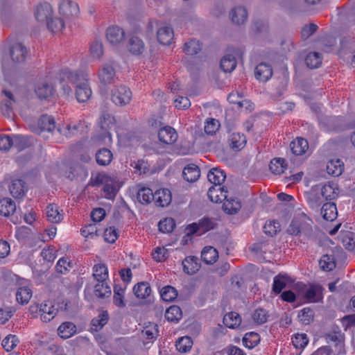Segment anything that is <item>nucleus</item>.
<instances>
[{
  "instance_id": "nucleus-6",
  "label": "nucleus",
  "mask_w": 355,
  "mask_h": 355,
  "mask_svg": "<svg viewBox=\"0 0 355 355\" xmlns=\"http://www.w3.org/2000/svg\"><path fill=\"white\" fill-rule=\"evenodd\" d=\"M132 99V92L125 85L115 86L111 92V100L116 105L123 106Z\"/></svg>"
},
{
  "instance_id": "nucleus-53",
  "label": "nucleus",
  "mask_w": 355,
  "mask_h": 355,
  "mask_svg": "<svg viewBox=\"0 0 355 355\" xmlns=\"http://www.w3.org/2000/svg\"><path fill=\"white\" fill-rule=\"evenodd\" d=\"M288 279L286 276L281 274L274 277L272 291L277 294L280 293L286 287Z\"/></svg>"
},
{
  "instance_id": "nucleus-63",
  "label": "nucleus",
  "mask_w": 355,
  "mask_h": 355,
  "mask_svg": "<svg viewBox=\"0 0 355 355\" xmlns=\"http://www.w3.org/2000/svg\"><path fill=\"white\" fill-rule=\"evenodd\" d=\"M268 316L269 315L267 311L263 309L259 308L254 311L252 315V318L256 323L262 324L267 322Z\"/></svg>"
},
{
  "instance_id": "nucleus-51",
  "label": "nucleus",
  "mask_w": 355,
  "mask_h": 355,
  "mask_svg": "<svg viewBox=\"0 0 355 355\" xmlns=\"http://www.w3.org/2000/svg\"><path fill=\"white\" fill-rule=\"evenodd\" d=\"M193 340L189 336H183L176 341V349L182 353L188 352L192 347Z\"/></svg>"
},
{
  "instance_id": "nucleus-28",
  "label": "nucleus",
  "mask_w": 355,
  "mask_h": 355,
  "mask_svg": "<svg viewBox=\"0 0 355 355\" xmlns=\"http://www.w3.org/2000/svg\"><path fill=\"white\" fill-rule=\"evenodd\" d=\"M321 214L324 219L332 221L337 218L338 211L337 207L334 202L324 203L321 209Z\"/></svg>"
},
{
  "instance_id": "nucleus-32",
  "label": "nucleus",
  "mask_w": 355,
  "mask_h": 355,
  "mask_svg": "<svg viewBox=\"0 0 355 355\" xmlns=\"http://www.w3.org/2000/svg\"><path fill=\"white\" fill-rule=\"evenodd\" d=\"M344 170V164L339 159H331L327 162V171L334 177L340 175Z\"/></svg>"
},
{
  "instance_id": "nucleus-33",
  "label": "nucleus",
  "mask_w": 355,
  "mask_h": 355,
  "mask_svg": "<svg viewBox=\"0 0 355 355\" xmlns=\"http://www.w3.org/2000/svg\"><path fill=\"white\" fill-rule=\"evenodd\" d=\"M76 332V326L71 322L62 323L58 329V335L62 338H69Z\"/></svg>"
},
{
  "instance_id": "nucleus-25",
  "label": "nucleus",
  "mask_w": 355,
  "mask_h": 355,
  "mask_svg": "<svg viewBox=\"0 0 355 355\" xmlns=\"http://www.w3.org/2000/svg\"><path fill=\"white\" fill-rule=\"evenodd\" d=\"M6 98L1 102V110L3 115L11 117L12 114V105L15 103L14 97L10 92L3 90Z\"/></svg>"
},
{
  "instance_id": "nucleus-27",
  "label": "nucleus",
  "mask_w": 355,
  "mask_h": 355,
  "mask_svg": "<svg viewBox=\"0 0 355 355\" xmlns=\"http://www.w3.org/2000/svg\"><path fill=\"white\" fill-rule=\"evenodd\" d=\"M292 153L295 155H302L309 149L308 141L303 138H297L290 144Z\"/></svg>"
},
{
  "instance_id": "nucleus-39",
  "label": "nucleus",
  "mask_w": 355,
  "mask_h": 355,
  "mask_svg": "<svg viewBox=\"0 0 355 355\" xmlns=\"http://www.w3.org/2000/svg\"><path fill=\"white\" fill-rule=\"evenodd\" d=\"M112 159V152L105 148H103L96 153V162L101 166L108 165Z\"/></svg>"
},
{
  "instance_id": "nucleus-44",
  "label": "nucleus",
  "mask_w": 355,
  "mask_h": 355,
  "mask_svg": "<svg viewBox=\"0 0 355 355\" xmlns=\"http://www.w3.org/2000/svg\"><path fill=\"white\" fill-rule=\"evenodd\" d=\"M285 162L286 160L283 158H275L270 162L269 168L272 173L280 175L284 173V170L287 168V165Z\"/></svg>"
},
{
  "instance_id": "nucleus-14",
  "label": "nucleus",
  "mask_w": 355,
  "mask_h": 355,
  "mask_svg": "<svg viewBox=\"0 0 355 355\" xmlns=\"http://www.w3.org/2000/svg\"><path fill=\"white\" fill-rule=\"evenodd\" d=\"M59 12L61 15L67 17L77 16L79 13V7L76 2L71 0H64L60 5Z\"/></svg>"
},
{
  "instance_id": "nucleus-58",
  "label": "nucleus",
  "mask_w": 355,
  "mask_h": 355,
  "mask_svg": "<svg viewBox=\"0 0 355 355\" xmlns=\"http://www.w3.org/2000/svg\"><path fill=\"white\" fill-rule=\"evenodd\" d=\"M159 230L164 233L171 232L175 227V222L172 218H166L159 222Z\"/></svg>"
},
{
  "instance_id": "nucleus-17",
  "label": "nucleus",
  "mask_w": 355,
  "mask_h": 355,
  "mask_svg": "<svg viewBox=\"0 0 355 355\" xmlns=\"http://www.w3.org/2000/svg\"><path fill=\"white\" fill-rule=\"evenodd\" d=\"M127 48L128 51L135 55L142 54L146 49L143 40L137 36H132L128 40Z\"/></svg>"
},
{
  "instance_id": "nucleus-26",
  "label": "nucleus",
  "mask_w": 355,
  "mask_h": 355,
  "mask_svg": "<svg viewBox=\"0 0 355 355\" xmlns=\"http://www.w3.org/2000/svg\"><path fill=\"white\" fill-rule=\"evenodd\" d=\"M231 19L234 24L237 25L243 24L248 18L246 9L241 6L234 8L230 12Z\"/></svg>"
},
{
  "instance_id": "nucleus-36",
  "label": "nucleus",
  "mask_w": 355,
  "mask_h": 355,
  "mask_svg": "<svg viewBox=\"0 0 355 355\" xmlns=\"http://www.w3.org/2000/svg\"><path fill=\"white\" fill-rule=\"evenodd\" d=\"M133 292L137 297L145 299L150 295L151 288L148 282H142L134 286Z\"/></svg>"
},
{
  "instance_id": "nucleus-42",
  "label": "nucleus",
  "mask_w": 355,
  "mask_h": 355,
  "mask_svg": "<svg viewBox=\"0 0 355 355\" xmlns=\"http://www.w3.org/2000/svg\"><path fill=\"white\" fill-rule=\"evenodd\" d=\"M229 143L232 148L240 150L244 147L246 143V139L244 135L234 132L229 139Z\"/></svg>"
},
{
  "instance_id": "nucleus-18",
  "label": "nucleus",
  "mask_w": 355,
  "mask_h": 355,
  "mask_svg": "<svg viewBox=\"0 0 355 355\" xmlns=\"http://www.w3.org/2000/svg\"><path fill=\"white\" fill-rule=\"evenodd\" d=\"M221 197H223L225 200L223 207L227 214H235L241 209V205L239 200L232 198L229 199L227 193L221 194Z\"/></svg>"
},
{
  "instance_id": "nucleus-45",
  "label": "nucleus",
  "mask_w": 355,
  "mask_h": 355,
  "mask_svg": "<svg viewBox=\"0 0 355 355\" xmlns=\"http://www.w3.org/2000/svg\"><path fill=\"white\" fill-rule=\"evenodd\" d=\"M220 68L225 72H231L236 67V60L234 55L227 54L225 55L220 60Z\"/></svg>"
},
{
  "instance_id": "nucleus-59",
  "label": "nucleus",
  "mask_w": 355,
  "mask_h": 355,
  "mask_svg": "<svg viewBox=\"0 0 355 355\" xmlns=\"http://www.w3.org/2000/svg\"><path fill=\"white\" fill-rule=\"evenodd\" d=\"M300 321L304 324H309L313 321L314 317L313 310L309 307H305L300 311L298 315Z\"/></svg>"
},
{
  "instance_id": "nucleus-30",
  "label": "nucleus",
  "mask_w": 355,
  "mask_h": 355,
  "mask_svg": "<svg viewBox=\"0 0 355 355\" xmlns=\"http://www.w3.org/2000/svg\"><path fill=\"white\" fill-rule=\"evenodd\" d=\"M37 125L41 131L53 132L55 128V121L53 116L43 114L39 119Z\"/></svg>"
},
{
  "instance_id": "nucleus-41",
  "label": "nucleus",
  "mask_w": 355,
  "mask_h": 355,
  "mask_svg": "<svg viewBox=\"0 0 355 355\" xmlns=\"http://www.w3.org/2000/svg\"><path fill=\"white\" fill-rule=\"evenodd\" d=\"M336 187L334 183L328 182L321 188V195L325 200H334L338 196Z\"/></svg>"
},
{
  "instance_id": "nucleus-24",
  "label": "nucleus",
  "mask_w": 355,
  "mask_h": 355,
  "mask_svg": "<svg viewBox=\"0 0 355 355\" xmlns=\"http://www.w3.org/2000/svg\"><path fill=\"white\" fill-rule=\"evenodd\" d=\"M157 40L164 45H169L173 39V31L169 26L159 28L157 33Z\"/></svg>"
},
{
  "instance_id": "nucleus-13",
  "label": "nucleus",
  "mask_w": 355,
  "mask_h": 355,
  "mask_svg": "<svg viewBox=\"0 0 355 355\" xmlns=\"http://www.w3.org/2000/svg\"><path fill=\"white\" fill-rule=\"evenodd\" d=\"M323 288L321 286L318 284H312L307 287L304 299L309 302H321Z\"/></svg>"
},
{
  "instance_id": "nucleus-47",
  "label": "nucleus",
  "mask_w": 355,
  "mask_h": 355,
  "mask_svg": "<svg viewBox=\"0 0 355 355\" xmlns=\"http://www.w3.org/2000/svg\"><path fill=\"white\" fill-rule=\"evenodd\" d=\"M108 319L109 317L107 311L101 313L98 317L92 319L91 322V329L95 331H99L107 324Z\"/></svg>"
},
{
  "instance_id": "nucleus-56",
  "label": "nucleus",
  "mask_w": 355,
  "mask_h": 355,
  "mask_svg": "<svg viewBox=\"0 0 355 355\" xmlns=\"http://www.w3.org/2000/svg\"><path fill=\"white\" fill-rule=\"evenodd\" d=\"M320 266L324 270L331 271L336 268V262L332 255L324 254L320 260Z\"/></svg>"
},
{
  "instance_id": "nucleus-49",
  "label": "nucleus",
  "mask_w": 355,
  "mask_h": 355,
  "mask_svg": "<svg viewBox=\"0 0 355 355\" xmlns=\"http://www.w3.org/2000/svg\"><path fill=\"white\" fill-rule=\"evenodd\" d=\"M305 62L311 69L319 67L322 63L321 54L318 52H310L305 58Z\"/></svg>"
},
{
  "instance_id": "nucleus-37",
  "label": "nucleus",
  "mask_w": 355,
  "mask_h": 355,
  "mask_svg": "<svg viewBox=\"0 0 355 355\" xmlns=\"http://www.w3.org/2000/svg\"><path fill=\"white\" fill-rule=\"evenodd\" d=\"M153 191L148 187H141L138 189L137 199L142 205H148L153 200Z\"/></svg>"
},
{
  "instance_id": "nucleus-11",
  "label": "nucleus",
  "mask_w": 355,
  "mask_h": 355,
  "mask_svg": "<svg viewBox=\"0 0 355 355\" xmlns=\"http://www.w3.org/2000/svg\"><path fill=\"white\" fill-rule=\"evenodd\" d=\"M39 312L43 322H50L57 314L58 309L54 307L51 301H45L40 306Z\"/></svg>"
},
{
  "instance_id": "nucleus-12",
  "label": "nucleus",
  "mask_w": 355,
  "mask_h": 355,
  "mask_svg": "<svg viewBox=\"0 0 355 355\" xmlns=\"http://www.w3.org/2000/svg\"><path fill=\"white\" fill-rule=\"evenodd\" d=\"M106 38L111 44H117L123 41L125 32L119 26H113L107 29Z\"/></svg>"
},
{
  "instance_id": "nucleus-9",
  "label": "nucleus",
  "mask_w": 355,
  "mask_h": 355,
  "mask_svg": "<svg viewBox=\"0 0 355 355\" xmlns=\"http://www.w3.org/2000/svg\"><path fill=\"white\" fill-rule=\"evenodd\" d=\"M53 13L51 6L44 2L39 4L35 11V19L40 22H46L50 20Z\"/></svg>"
},
{
  "instance_id": "nucleus-4",
  "label": "nucleus",
  "mask_w": 355,
  "mask_h": 355,
  "mask_svg": "<svg viewBox=\"0 0 355 355\" xmlns=\"http://www.w3.org/2000/svg\"><path fill=\"white\" fill-rule=\"evenodd\" d=\"M306 220L311 222V220L305 214H303V219H293L287 229V232L295 236L304 234L310 238L312 236V229L310 223H307Z\"/></svg>"
},
{
  "instance_id": "nucleus-3",
  "label": "nucleus",
  "mask_w": 355,
  "mask_h": 355,
  "mask_svg": "<svg viewBox=\"0 0 355 355\" xmlns=\"http://www.w3.org/2000/svg\"><path fill=\"white\" fill-rule=\"evenodd\" d=\"M216 225L217 223L214 218L205 216L200 219L198 223H193L187 226V234L201 236L207 232L214 230Z\"/></svg>"
},
{
  "instance_id": "nucleus-7",
  "label": "nucleus",
  "mask_w": 355,
  "mask_h": 355,
  "mask_svg": "<svg viewBox=\"0 0 355 355\" xmlns=\"http://www.w3.org/2000/svg\"><path fill=\"white\" fill-rule=\"evenodd\" d=\"M98 76L99 81L104 85L114 83L118 78L112 63H105L98 69Z\"/></svg>"
},
{
  "instance_id": "nucleus-15",
  "label": "nucleus",
  "mask_w": 355,
  "mask_h": 355,
  "mask_svg": "<svg viewBox=\"0 0 355 355\" xmlns=\"http://www.w3.org/2000/svg\"><path fill=\"white\" fill-rule=\"evenodd\" d=\"M158 137L161 142L166 144H172L176 141L178 134L175 130L172 127L166 126L159 130Z\"/></svg>"
},
{
  "instance_id": "nucleus-55",
  "label": "nucleus",
  "mask_w": 355,
  "mask_h": 355,
  "mask_svg": "<svg viewBox=\"0 0 355 355\" xmlns=\"http://www.w3.org/2000/svg\"><path fill=\"white\" fill-rule=\"evenodd\" d=\"M201 50V46L199 42L196 40L192 39L188 42L184 44V52L190 55L197 54Z\"/></svg>"
},
{
  "instance_id": "nucleus-10",
  "label": "nucleus",
  "mask_w": 355,
  "mask_h": 355,
  "mask_svg": "<svg viewBox=\"0 0 355 355\" xmlns=\"http://www.w3.org/2000/svg\"><path fill=\"white\" fill-rule=\"evenodd\" d=\"M327 343H335V348L337 355H343L345 353L344 337L340 331L334 333L327 334L324 336Z\"/></svg>"
},
{
  "instance_id": "nucleus-43",
  "label": "nucleus",
  "mask_w": 355,
  "mask_h": 355,
  "mask_svg": "<svg viewBox=\"0 0 355 355\" xmlns=\"http://www.w3.org/2000/svg\"><path fill=\"white\" fill-rule=\"evenodd\" d=\"M32 297V291L28 286H21L16 292V300L21 304H27Z\"/></svg>"
},
{
  "instance_id": "nucleus-21",
  "label": "nucleus",
  "mask_w": 355,
  "mask_h": 355,
  "mask_svg": "<svg viewBox=\"0 0 355 355\" xmlns=\"http://www.w3.org/2000/svg\"><path fill=\"white\" fill-rule=\"evenodd\" d=\"M184 179L189 182H194L198 180L200 176L199 167L194 164H190L184 167L182 171Z\"/></svg>"
},
{
  "instance_id": "nucleus-54",
  "label": "nucleus",
  "mask_w": 355,
  "mask_h": 355,
  "mask_svg": "<svg viewBox=\"0 0 355 355\" xmlns=\"http://www.w3.org/2000/svg\"><path fill=\"white\" fill-rule=\"evenodd\" d=\"M160 295L164 301L172 302L177 297L178 292L174 287L166 286L161 289Z\"/></svg>"
},
{
  "instance_id": "nucleus-1",
  "label": "nucleus",
  "mask_w": 355,
  "mask_h": 355,
  "mask_svg": "<svg viewBox=\"0 0 355 355\" xmlns=\"http://www.w3.org/2000/svg\"><path fill=\"white\" fill-rule=\"evenodd\" d=\"M67 79L76 85V97L78 102H86L92 96L87 76L83 73L65 72Z\"/></svg>"
},
{
  "instance_id": "nucleus-2",
  "label": "nucleus",
  "mask_w": 355,
  "mask_h": 355,
  "mask_svg": "<svg viewBox=\"0 0 355 355\" xmlns=\"http://www.w3.org/2000/svg\"><path fill=\"white\" fill-rule=\"evenodd\" d=\"M91 184L92 186L104 184L103 191L108 199L114 198L119 189L116 180L105 173H99L94 178H92Z\"/></svg>"
},
{
  "instance_id": "nucleus-31",
  "label": "nucleus",
  "mask_w": 355,
  "mask_h": 355,
  "mask_svg": "<svg viewBox=\"0 0 355 355\" xmlns=\"http://www.w3.org/2000/svg\"><path fill=\"white\" fill-rule=\"evenodd\" d=\"M218 258V252L211 246H206L201 252V259L207 264H213Z\"/></svg>"
},
{
  "instance_id": "nucleus-34",
  "label": "nucleus",
  "mask_w": 355,
  "mask_h": 355,
  "mask_svg": "<svg viewBox=\"0 0 355 355\" xmlns=\"http://www.w3.org/2000/svg\"><path fill=\"white\" fill-rule=\"evenodd\" d=\"M223 323L228 328L235 329L241 324V318L239 313L232 311L224 315Z\"/></svg>"
},
{
  "instance_id": "nucleus-19",
  "label": "nucleus",
  "mask_w": 355,
  "mask_h": 355,
  "mask_svg": "<svg viewBox=\"0 0 355 355\" xmlns=\"http://www.w3.org/2000/svg\"><path fill=\"white\" fill-rule=\"evenodd\" d=\"M153 200L157 206H167L171 201V191L167 189L156 191L153 195Z\"/></svg>"
},
{
  "instance_id": "nucleus-61",
  "label": "nucleus",
  "mask_w": 355,
  "mask_h": 355,
  "mask_svg": "<svg viewBox=\"0 0 355 355\" xmlns=\"http://www.w3.org/2000/svg\"><path fill=\"white\" fill-rule=\"evenodd\" d=\"M47 28L51 32L61 31L64 28V24L60 18H51L46 23Z\"/></svg>"
},
{
  "instance_id": "nucleus-46",
  "label": "nucleus",
  "mask_w": 355,
  "mask_h": 355,
  "mask_svg": "<svg viewBox=\"0 0 355 355\" xmlns=\"http://www.w3.org/2000/svg\"><path fill=\"white\" fill-rule=\"evenodd\" d=\"M93 270V277L98 282H105L108 277V270L105 264L99 263L94 265Z\"/></svg>"
},
{
  "instance_id": "nucleus-23",
  "label": "nucleus",
  "mask_w": 355,
  "mask_h": 355,
  "mask_svg": "<svg viewBox=\"0 0 355 355\" xmlns=\"http://www.w3.org/2000/svg\"><path fill=\"white\" fill-rule=\"evenodd\" d=\"M26 48L21 43L13 44L10 49V55L12 60L15 62H21L26 58Z\"/></svg>"
},
{
  "instance_id": "nucleus-64",
  "label": "nucleus",
  "mask_w": 355,
  "mask_h": 355,
  "mask_svg": "<svg viewBox=\"0 0 355 355\" xmlns=\"http://www.w3.org/2000/svg\"><path fill=\"white\" fill-rule=\"evenodd\" d=\"M292 343L295 348L302 349L308 344L309 338L306 334H297L292 338Z\"/></svg>"
},
{
  "instance_id": "nucleus-57",
  "label": "nucleus",
  "mask_w": 355,
  "mask_h": 355,
  "mask_svg": "<svg viewBox=\"0 0 355 355\" xmlns=\"http://www.w3.org/2000/svg\"><path fill=\"white\" fill-rule=\"evenodd\" d=\"M125 288L119 285L114 286V303L119 307H124L125 304L123 301Z\"/></svg>"
},
{
  "instance_id": "nucleus-62",
  "label": "nucleus",
  "mask_w": 355,
  "mask_h": 355,
  "mask_svg": "<svg viewBox=\"0 0 355 355\" xmlns=\"http://www.w3.org/2000/svg\"><path fill=\"white\" fill-rule=\"evenodd\" d=\"M19 340L15 335L9 334L2 341L3 347L8 352L17 345Z\"/></svg>"
},
{
  "instance_id": "nucleus-48",
  "label": "nucleus",
  "mask_w": 355,
  "mask_h": 355,
  "mask_svg": "<svg viewBox=\"0 0 355 355\" xmlns=\"http://www.w3.org/2000/svg\"><path fill=\"white\" fill-rule=\"evenodd\" d=\"M260 340V336L257 333L251 331L245 334L243 338V343L246 347L252 349L259 343Z\"/></svg>"
},
{
  "instance_id": "nucleus-29",
  "label": "nucleus",
  "mask_w": 355,
  "mask_h": 355,
  "mask_svg": "<svg viewBox=\"0 0 355 355\" xmlns=\"http://www.w3.org/2000/svg\"><path fill=\"white\" fill-rule=\"evenodd\" d=\"M35 91L39 98L47 99L53 95L54 88L51 84L41 83L37 85Z\"/></svg>"
},
{
  "instance_id": "nucleus-20",
  "label": "nucleus",
  "mask_w": 355,
  "mask_h": 355,
  "mask_svg": "<svg viewBox=\"0 0 355 355\" xmlns=\"http://www.w3.org/2000/svg\"><path fill=\"white\" fill-rule=\"evenodd\" d=\"M183 270L188 275H193L200 268V264L198 262V259L194 256H190L186 257L182 261Z\"/></svg>"
},
{
  "instance_id": "nucleus-35",
  "label": "nucleus",
  "mask_w": 355,
  "mask_h": 355,
  "mask_svg": "<svg viewBox=\"0 0 355 355\" xmlns=\"http://www.w3.org/2000/svg\"><path fill=\"white\" fill-rule=\"evenodd\" d=\"M16 210V205L10 198L0 200V215L8 217Z\"/></svg>"
},
{
  "instance_id": "nucleus-50",
  "label": "nucleus",
  "mask_w": 355,
  "mask_h": 355,
  "mask_svg": "<svg viewBox=\"0 0 355 355\" xmlns=\"http://www.w3.org/2000/svg\"><path fill=\"white\" fill-rule=\"evenodd\" d=\"M165 318L170 322H177L182 318L181 309L176 305L171 306L165 312Z\"/></svg>"
},
{
  "instance_id": "nucleus-52",
  "label": "nucleus",
  "mask_w": 355,
  "mask_h": 355,
  "mask_svg": "<svg viewBox=\"0 0 355 355\" xmlns=\"http://www.w3.org/2000/svg\"><path fill=\"white\" fill-rule=\"evenodd\" d=\"M94 295L99 298L108 297L111 295V288L105 282H98L94 286Z\"/></svg>"
},
{
  "instance_id": "nucleus-5",
  "label": "nucleus",
  "mask_w": 355,
  "mask_h": 355,
  "mask_svg": "<svg viewBox=\"0 0 355 355\" xmlns=\"http://www.w3.org/2000/svg\"><path fill=\"white\" fill-rule=\"evenodd\" d=\"M101 132L96 136V140L101 144L110 145L112 141L109 130L114 126L112 119L109 114H103L100 119Z\"/></svg>"
},
{
  "instance_id": "nucleus-22",
  "label": "nucleus",
  "mask_w": 355,
  "mask_h": 355,
  "mask_svg": "<svg viewBox=\"0 0 355 355\" xmlns=\"http://www.w3.org/2000/svg\"><path fill=\"white\" fill-rule=\"evenodd\" d=\"M9 190L14 198H21L26 191V182L21 179L14 180L9 187Z\"/></svg>"
},
{
  "instance_id": "nucleus-38",
  "label": "nucleus",
  "mask_w": 355,
  "mask_h": 355,
  "mask_svg": "<svg viewBox=\"0 0 355 355\" xmlns=\"http://www.w3.org/2000/svg\"><path fill=\"white\" fill-rule=\"evenodd\" d=\"M46 218L49 221L54 223L60 222L62 220V214L60 213L58 207L55 204H50L46 207Z\"/></svg>"
},
{
  "instance_id": "nucleus-8",
  "label": "nucleus",
  "mask_w": 355,
  "mask_h": 355,
  "mask_svg": "<svg viewBox=\"0 0 355 355\" xmlns=\"http://www.w3.org/2000/svg\"><path fill=\"white\" fill-rule=\"evenodd\" d=\"M225 172L216 168L211 169L207 174L208 180L214 184L215 187H218V190H220V194L227 193V190L225 189V187L220 186L221 183L225 181Z\"/></svg>"
},
{
  "instance_id": "nucleus-40",
  "label": "nucleus",
  "mask_w": 355,
  "mask_h": 355,
  "mask_svg": "<svg viewBox=\"0 0 355 355\" xmlns=\"http://www.w3.org/2000/svg\"><path fill=\"white\" fill-rule=\"evenodd\" d=\"M12 146L19 150H24L32 144L30 137L20 135H13L12 137Z\"/></svg>"
},
{
  "instance_id": "nucleus-60",
  "label": "nucleus",
  "mask_w": 355,
  "mask_h": 355,
  "mask_svg": "<svg viewBox=\"0 0 355 355\" xmlns=\"http://www.w3.org/2000/svg\"><path fill=\"white\" fill-rule=\"evenodd\" d=\"M280 231V224L279 222L272 220L266 223L263 226V232L266 234L273 236Z\"/></svg>"
},
{
  "instance_id": "nucleus-16",
  "label": "nucleus",
  "mask_w": 355,
  "mask_h": 355,
  "mask_svg": "<svg viewBox=\"0 0 355 355\" xmlns=\"http://www.w3.org/2000/svg\"><path fill=\"white\" fill-rule=\"evenodd\" d=\"M254 75L259 81L267 82L272 77V67L269 64L261 62L256 67Z\"/></svg>"
}]
</instances>
